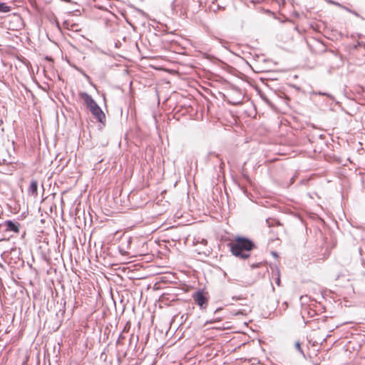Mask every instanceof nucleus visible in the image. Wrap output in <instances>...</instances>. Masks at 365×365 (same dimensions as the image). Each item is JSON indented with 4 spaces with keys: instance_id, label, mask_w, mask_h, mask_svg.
<instances>
[{
    "instance_id": "9b49d317",
    "label": "nucleus",
    "mask_w": 365,
    "mask_h": 365,
    "mask_svg": "<svg viewBox=\"0 0 365 365\" xmlns=\"http://www.w3.org/2000/svg\"><path fill=\"white\" fill-rule=\"evenodd\" d=\"M279 282H280V281H279V279H277V284H278V285H279Z\"/></svg>"
},
{
    "instance_id": "ddd939ff",
    "label": "nucleus",
    "mask_w": 365,
    "mask_h": 365,
    "mask_svg": "<svg viewBox=\"0 0 365 365\" xmlns=\"http://www.w3.org/2000/svg\"><path fill=\"white\" fill-rule=\"evenodd\" d=\"M274 225H279V222H274Z\"/></svg>"
},
{
    "instance_id": "f257e3e1",
    "label": "nucleus",
    "mask_w": 365,
    "mask_h": 365,
    "mask_svg": "<svg viewBox=\"0 0 365 365\" xmlns=\"http://www.w3.org/2000/svg\"><path fill=\"white\" fill-rule=\"evenodd\" d=\"M230 245L232 255L242 259L248 258L250 252L255 247L252 241L245 237H237Z\"/></svg>"
},
{
    "instance_id": "7ed1b4c3",
    "label": "nucleus",
    "mask_w": 365,
    "mask_h": 365,
    "mask_svg": "<svg viewBox=\"0 0 365 365\" xmlns=\"http://www.w3.org/2000/svg\"><path fill=\"white\" fill-rule=\"evenodd\" d=\"M194 301L201 309H205L207 306L208 299L202 291H197L192 294Z\"/></svg>"
},
{
    "instance_id": "1a4fd4ad",
    "label": "nucleus",
    "mask_w": 365,
    "mask_h": 365,
    "mask_svg": "<svg viewBox=\"0 0 365 365\" xmlns=\"http://www.w3.org/2000/svg\"><path fill=\"white\" fill-rule=\"evenodd\" d=\"M266 222H267V223L268 224V226H269V227H270L271 225H270V224H269V219H267V220H266Z\"/></svg>"
},
{
    "instance_id": "6e6552de",
    "label": "nucleus",
    "mask_w": 365,
    "mask_h": 365,
    "mask_svg": "<svg viewBox=\"0 0 365 365\" xmlns=\"http://www.w3.org/2000/svg\"><path fill=\"white\" fill-rule=\"evenodd\" d=\"M4 164H12L14 163V158L9 157V159H2Z\"/></svg>"
},
{
    "instance_id": "f8f14e48",
    "label": "nucleus",
    "mask_w": 365,
    "mask_h": 365,
    "mask_svg": "<svg viewBox=\"0 0 365 365\" xmlns=\"http://www.w3.org/2000/svg\"><path fill=\"white\" fill-rule=\"evenodd\" d=\"M278 155H283V153H277Z\"/></svg>"
},
{
    "instance_id": "0eeeda50",
    "label": "nucleus",
    "mask_w": 365,
    "mask_h": 365,
    "mask_svg": "<svg viewBox=\"0 0 365 365\" xmlns=\"http://www.w3.org/2000/svg\"><path fill=\"white\" fill-rule=\"evenodd\" d=\"M294 346H295L296 349L299 352H300L301 354H304L302 349V346H301V344H300L299 341H296L295 344H294Z\"/></svg>"
},
{
    "instance_id": "423d86ee",
    "label": "nucleus",
    "mask_w": 365,
    "mask_h": 365,
    "mask_svg": "<svg viewBox=\"0 0 365 365\" xmlns=\"http://www.w3.org/2000/svg\"><path fill=\"white\" fill-rule=\"evenodd\" d=\"M11 6H8L5 3H2L0 1V13H8L11 11Z\"/></svg>"
},
{
    "instance_id": "9d476101",
    "label": "nucleus",
    "mask_w": 365,
    "mask_h": 365,
    "mask_svg": "<svg viewBox=\"0 0 365 365\" xmlns=\"http://www.w3.org/2000/svg\"><path fill=\"white\" fill-rule=\"evenodd\" d=\"M202 243H203V244H206V243H207V241H206L205 240H204V239H203V240H202Z\"/></svg>"
},
{
    "instance_id": "4468645a",
    "label": "nucleus",
    "mask_w": 365,
    "mask_h": 365,
    "mask_svg": "<svg viewBox=\"0 0 365 365\" xmlns=\"http://www.w3.org/2000/svg\"><path fill=\"white\" fill-rule=\"evenodd\" d=\"M274 225H279V222H274Z\"/></svg>"
},
{
    "instance_id": "39448f33",
    "label": "nucleus",
    "mask_w": 365,
    "mask_h": 365,
    "mask_svg": "<svg viewBox=\"0 0 365 365\" xmlns=\"http://www.w3.org/2000/svg\"><path fill=\"white\" fill-rule=\"evenodd\" d=\"M37 187H38L37 181L36 180H31L30 186L29 187V194H31L32 195H37Z\"/></svg>"
},
{
    "instance_id": "f03ea898",
    "label": "nucleus",
    "mask_w": 365,
    "mask_h": 365,
    "mask_svg": "<svg viewBox=\"0 0 365 365\" xmlns=\"http://www.w3.org/2000/svg\"><path fill=\"white\" fill-rule=\"evenodd\" d=\"M79 96L85 102L92 115L100 123H104L106 121V115L92 96L86 92L80 93Z\"/></svg>"
},
{
    "instance_id": "20e7f679",
    "label": "nucleus",
    "mask_w": 365,
    "mask_h": 365,
    "mask_svg": "<svg viewBox=\"0 0 365 365\" xmlns=\"http://www.w3.org/2000/svg\"><path fill=\"white\" fill-rule=\"evenodd\" d=\"M3 225L5 227L6 232L19 233L20 231V224L19 222L6 220L3 223Z\"/></svg>"
}]
</instances>
